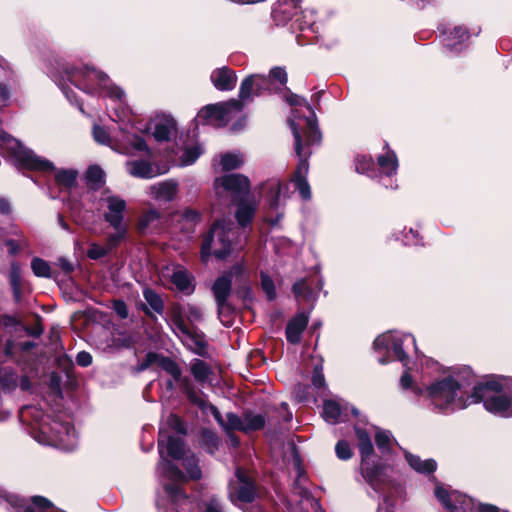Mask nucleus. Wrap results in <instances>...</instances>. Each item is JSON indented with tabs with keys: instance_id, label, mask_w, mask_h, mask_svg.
I'll list each match as a JSON object with an SVG mask.
<instances>
[{
	"instance_id": "c9c22d12",
	"label": "nucleus",
	"mask_w": 512,
	"mask_h": 512,
	"mask_svg": "<svg viewBox=\"0 0 512 512\" xmlns=\"http://www.w3.org/2000/svg\"><path fill=\"white\" fill-rule=\"evenodd\" d=\"M115 231L107 235L105 246L109 253H113L126 239L128 226H113Z\"/></svg>"
},
{
	"instance_id": "a878e982",
	"label": "nucleus",
	"mask_w": 512,
	"mask_h": 512,
	"mask_svg": "<svg viewBox=\"0 0 512 512\" xmlns=\"http://www.w3.org/2000/svg\"><path fill=\"white\" fill-rule=\"evenodd\" d=\"M199 446L209 455H215L221 445V438L213 429L202 427L198 433Z\"/></svg>"
},
{
	"instance_id": "603ef678",
	"label": "nucleus",
	"mask_w": 512,
	"mask_h": 512,
	"mask_svg": "<svg viewBox=\"0 0 512 512\" xmlns=\"http://www.w3.org/2000/svg\"><path fill=\"white\" fill-rule=\"evenodd\" d=\"M260 278H261V288L265 292L267 299L269 301L274 300L277 295L274 281L268 274H266L263 271H261V273H260Z\"/></svg>"
},
{
	"instance_id": "c85d7f7f",
	"label": "nucleus",
	"mask_w": 512,
	"mask_h": 512,
	"mask_svg": "<svg viewBox=\"0 0 512 512\" xmlns=\"http://www.w3.org/2000/svg\"><path fill=\"white\" fill-rule=\"evenodd\" d=\"M189 340L192 341L194 347L189 349L198 356L204 357L207 355L208 342L206 341V334L201 331L198 327L190 328L188 326V332H181Z\"/></svg>"
},
{
	"instance_id": "1a4fd4ad",
	"label": "nucleus",
	"mask_w": 512,
	"mask_h": 512,
	"mask_svg": "<svg viewBox=\"0 0 512 512\" xmlns=\"http://www.w3.org/2000/svg\"><path fill=\"white\" fill-rule=\"evenodd\" d=\"M264 190L270 205V219L266 224H278L283 217L281 205L282 201L287 198L289 187L279 179H271L265 184Z\"/></svg>"
},
{
	"instance_id": "72a5a7b5",
	"label": "nucleus",
	"mask_w": 512,
	"mask_h": 512,
	"mask_svg": "<svg viewBox=\"0 0 512 512\" xmlns=\"http://www.w3.org/2000/svg\"><path fill=\"white\" fill-rule=\"evenodd\" d=\"M0 498L3 499L11 508H15L17 511L23 509L24 512H36L33 506L27 505L29 500L18 494L2 490Z\"/></svg>"
},
{
	"instance_id": "a211bd4d",
	"label": "nucleus",
	"mask_w": 512,
	"mask_h": 512,
	"mask_svg": "<svg viewBox=\"0 0 512 512\" xmlns=\"http://www.w3.org/2000/svg\"><path fill=\"white\" fill-rule=\"evenodd\" d=\"M178 182L168 179L155 183L149 187V194L156 201L171 202L178 194Z\"/></svg>"
},
{
	"instance_id": "a18cd8bd",
	"label": "nucleus",
	"mask_w": 512,
	"mask_h": 512,
	"mask_svg": "<svg viewBox=\"0 0 512 512\" xmlns=\"http://www.w3.org/2000/svg\"><path fill=\"white\" fill-rule=\"evenodd\" d=\"M355 168L358 173L374 176V162L370 156L359 155L355 159Z\"/></svg>"
},
{
	"instance_id": "c03bdc74",
	"label": "nucleus",
	"mask_w": 512,
	"mask_h": 512,
	"mask_svg": "<svg viewBox=\"0 0 512 512\" xmlns=\"http://www.w3.org/2000/svg\"><path fill=\"white\" fill-rule=\"evenodd\" d=\"M105 173L97 165L90 166L86 172L87 184L92 189H98L104 183Z\"/></svg>"
},
{
	"instance_id": "79ce46f5",
	"label": "nucleus",
	"mask_w": 512,
	"mask_h": 512,
	"mask_svg": "<svg viewBox=\"0 0 512 512\" xmlns=\"http://www.w3.org/2000/svg\"><path fill=\"white\" fill-rule=\"evenodd\" d=\"M342 414L341 405L332 399L325 400L323 403V416L326 421L336 424L339 422Z\"/></svg>"
},
{
	"instance_id": "b1692460",
	"label": "nucleus",
	"mask_w": 512,
	"mask_h": 512,
	"mask_svg": "<svg viewBox=\"0 0 512 512\" xmlns=\"http://www.w3.org/2000/svg\"><path fill=\"white\" fill-rule=\"evenodd\" d=\"M469 37L470 33L466 28L455 26L444 38V46L452 53H459L466 47L465 42Z\"/></svg>"
},
{
	"instance_id": "5fc2aeb1",
	"label": "nucleus",
	"mask_w": 512,
	"mask_h": 512,
	"mask_svg": "<svg viewBox=\"0 0 512 512\" xmlns=\"http://www.w3.org/2000/svg\"><path fill=\"white\" fill-rule=\"evenodd\" d=\"M335 453L338 459L342 461L350 460L354 453L347 440L341 439L335 445Z\"/></svg>"
},
{
	"instance_id": "bb28decb",
	"label": "nucleus",
	"mask_w": 512,
	"mask_h": 512,
	"mask_svg": "<svg viewBox=\"0 0 512 512\" xmlns=\"http://www.w3.org/2000/svg\"><path fill=\"white\" fill-rule=\"evenodd\" d=\"M354 430L358 440V450L360 453L361 462L376 458L377 455L375 453L374 446L368 431L358 426H355Z\"/></svg>"
},
{
	"instance_id": "0e129e2a",
	"label": "nucleus",
	"mask_w": 512,
	"mask_h": 512,
	"mask_svg": "<svg viewBox=\"0 0 512 512\" xmlns=\"http://www.w3.org/2000/svg\"><path fill=\"white\" fill-rule=\"evenodd\" d=\"M17 351H18V346H17V343L15 342V340L13 338H8L5 341L4 346H3V350H2L3 355L8 359L13 360L16 364H19L20 361L17 358Z\"/></svg>"
},
{
	"instance_id": "4d7b16f0",
	"label": "nucleus",
	"mask_w": 512,
	"mask_h": 512,
	"mask_svg": "<svg viewBox=\"0 0 512 512\" xmlns=\"http://www.w3.org/2000/svg\"><path fill=\"white\" fill-rule=\"evenodd\" d=\"M298 21H301V29H311L314 31V26L316 24V12L313 9L302 10L301 17Z\"/></svg>"
},
{
	"instance_id": "bf43d9fd",
	"label": "nucleus",
	"mask_w": 512,
	"mask_h": 512,
	"mask_svg": "<svg viewBox=\"0 0 512 512\" xmlns=\"http://www.w3.org/2000/svg\"><path fill=\"white\" fill-rule=\"evenodd\" d=\"M403 242L405 245H418L421 244L422 237L420 236L418 227L414 228L412 226L409 227L407 230V227H404L403 230Z\"/></svg>"
},
{
	"instance_id": "f704fd0d",
	"label": "nucleus",
	"mask_w": 512,
	"mask_h": 512,
	"mask_svg": "<svg viewBox=\"0 0 512 512\" xmlns=\"http://www.w3.org/2000/svg\"><path fill=\"white\" fill-rule=\"evenodd\" d=\"M181 460L183 461V466L185 468L186 476L188 479L192 481H199L202 478V470L199 465V458L194 453H191L186 455Z\"/></svg>"
},
{
	"instance_id": "9d476101",
	"label": "nucleus",
	"mask_w": 512,
	"mask_h": 512,
	"mask_svg": "<svg viewBox=\"0 0 512 512\" xmlns=\"http://www.w3.org/2000/svg\"><path fill=\"white\" fill-rule=\"evenodd\" d=\"M286 101L291 106H304L310 112V116L304 118L305 121V145L312 146L315 144H319L321 141V132L318 128L316 114L312 108V106L308 103V101L300 97L297 94L290 93L286 97Z\"/></svg>"
},
{
	"instance_id": "37998d69",
	"label": "nucleus",
	"mask_w": 512,
	"mask_h": 512,
	"mask_svg": "<svg viewBox=\"0 0 512 512\" xmlns=\"http://www.w3.org/2000/svg\"><path fill=\"white\" fill-rule=\"evenodd\" d=\"M184 312V306L178 302L173 303L170 308L171 321L180 332H188L189 325L185 321Z\"/></svg>"
},
{
	"instance_id": "412c9836",
	"label": "nucleus",
	"mask_w": 512,
	"mask_h": 512,
	"mask_svg": "<svg viewBox=\"0 0 512 512\" xmlns=\"http://www.w3.org/2000/svg\"><path fill=\"white\" fill-rule=\"evenodd\" d=\"M159 453L163 454V448L165 447L167 450L168 456H170L173 460H181L183 459L185 454V441L181 437L168 435L166 442L161 438V433L159 434V438L157 441Z\"/></svg>"
},
{
	"instance_id": "5701e85b",
	"label": "nucleus",
	"mask_w": 512,
	"mask_h": 512,
	"mask_svg": "<svg viewBox=\"0 0 512 512\" xmlns=\"http://www.w3.org/2000/svg\"><path fill=\"white\" fill-rule=\"evenodd\" d=\"M125 166L128 174L135 178L150 179L159 174L147 159L128 160Z\"/></svg>"
},
{
	"instance_id": "20e7f679",
	"label": "nucleus",
	"mask_w": 512,
	"mask_h": 512,
	"mask_svg": "<svg viewBox=\"0 0 512 512\" xmlns=\"http://www.w3.org/2000/svg\"><path fill=\"white\" fill-rule=\"evenodd\" d=\"M0 153L8 157L19 169H28L41 172H52L55 170L54 164L37 154L31 149L25 147L18 139L12 135L0 133Z\"/></svg>"
},
{
	"instance_id": "dca6fc26",
	"label": "nucleus",
	"mask_w": 512,
	"mask_h": 512,
	"mask_svg": "<svg viewBox=\"0 0 512 512\" xmlns=\"http://www.w3.org/2000/svg\"><path fill=\"white\" fill-rule=\"evenodd\" d=\"M377 163L380 169L381 181L386 188L396 189L397 184L393 179V176L397 173L398 160L396 154L393 151H387L386 154L381 155L377 159Z\"/></svg>"
},
{
	"instance_id": "680f3d73",
	"label": "nucleus",
	"mask_w": 512,
	"mask_h": 512,
	"mask_svg": "<svg viewBox=\"0 0 512 512\" xmlns=\"http://www.w3.org/2000/svg\"><path fill=\"white\" fill-rule=\"evenodd\" d=\"M34 317V326L22 325V329L26 332L28 336L39 338L44 332L42 317L39 314H35Z\"/></svg>"
},
{
	"instance_id": "ea45409f",
	"label": "nucleus",
	"mask_w": 512,
	"mask_h": 512,
	"mask_svg": "<svg viewBox=\"0 0 512 512\" xmlns=\"http://www.w3.org/2000/svg\"><path fill=\"white\" fill-rule=\"evenodd\" d=\"M190 371L194 379L200 383L206 382L209 376L212 374L210 365L204 360L198 358L192 360Z\"/></svg>"
},
{
	"instance_id": "cd10ccee",
	"label": "nucleus",
	"mask_w": 512,
	"mask_h": 512,
	"mask_svg": "<svg viewBox=\"0 0 512 512\" xmlns=\"http://www.w3.org/2000/svg\"><path fill=\"white\" fill-rule=\"evenodd\" d=\"M257 210V203L253 197L247 196L239 201L235 213L238 224H250Z\"/></svg>"
},
{
	"instance_id": "393cba45",
	"label": "nucleus",
	"mask_w": 512,
	"mask_h": 512,
	"mask_svg": "<svg viewBox=\"0 0 512 512\" xmlns=\"http://www.w3.org/2000/svg\"><path fill=\"white\" fill-rule=\"evenodd\" d=\"M173 360L174 359L169 356H165L161 353H157L154 351H149L145 355L143 361L138 363L136 370L138 372H143L149 369L152 365L156 364L167 373L170 372L171 370H174V367L172 366Z\"/></svg>"
},
{
	"instance_id": "2f4dec72",
	"label": "nucleus",
	"mask_w": 512,
	"mask_h": 512,
	"mask_svg": "<svg viewBox=\"0 0 512 512\" xmlns=\"http://www.w3.org/2000/svg\"><path fill=\"white\" fill-rule=\"evenodd\" d=\"M9 283L11 286L14 302L16 304H20L23 299V283L21 277V268L15 262L11 264Z\"/></svg>"
},
{
	"instance_id": "39448f33",
	"label": "nucleus",
	"mask_w": 512,
	"mask_h": 512,
	"mask_svg": "<svg viewBox=\"0 0 512 512\" xmlns=\"http://www.w3.org/2000/svg\"><path fill=\"white\" fill-rule=\"evenodd\" d=\"M244 273V265L236 263L229 271L217 277L212 284L211 291L217 306V315L225 327L232 326L236 313L235 306L229 301L233 292V277H242Z\"/></svg>"
},
{
	"instance_id": "2eb2a0df",
	"label": "nucleus",
	"mask_w": 512,
	"mask_h": 512,
	"mask_svg": "<svg viewBox=\"0 0 512 512\" xmlns=\"http://www.w3.org/2000/svg\"><path fill=\"white\" fill-rule=\"evenodd\" d=\"M485 410L493 415L512 417V398L506 394H493L481 399Z\"/></svg>"
},
{
	"instance_id": "aec40b11",
	"label": "nucleus",
	"mask_w": 512,
	"mask_h": 512,
	"mask_svg": "<svg viewBox=\"0 0 512 512\" xmlns=\"http://www.w3.org/2000/svg\"><path fill=\"white\" fill-rule=\"evenodd\" d=\"M210 79L217 90L231 91L237 83L235 72L227 66L212 71Z\"/></svg>"
},
{
	"instance_id": "7ed1b4c3",
	"label": "nucleus",
	"mask_w": 512,
	"mask_h": 512,
	"mask_svg": "<svg viewBox=\"0 0 512 512\" xmlns=\"http://www.w3.org/2000/svg\"><path fill=\"white\" fill-rule=\"evenodd\" d=\"M115 113L117 119L113 120L120 123L118 133L110 135L103 126L94 125L92 131L94 140L123 155L134 156L137 153H144L150 157L151 151L146 141L135 133L134 127L130 125L131 109L121 107L115 109Z\"/></svg>"
},
{
	"instance_id": "a19ab883",
	"label": "nucleus",
	"mask_w": 512,
	"mask_h": 512,
	"mask_svg": "<svg viewBox=\"0 0 512 512\" xmlns=\"http://www.w3.org/2000/svg\"><path fill=\"white\" fill-rule=\"evenodd\" d=\"M78 172L75 169H59L55 173V181L62 189H71L76 185Z\"/></svg>"
},
{
	"instance_id": "f8f14e48",
	"label": "nucleus",
	"mask_w": 512,
	"mask_h": 512,
	"mask_svg": "<svg viewBox=\"0 0 512 512\" xmlns=\"http://www.w3.org/2000/svg\"><path fill=\"white\" fill-rule=\"evenodd\" d=\"M104 220L108 224H122L126 212V201L118 195L105 192L100 199Z\"/></svg>"
},
{
	"instance_id": "58836bf2",
	"label": "nucleus",
	"mask_w": 512,
	"mask_h": 512,
	"mask_svg": "<svg viewBox=\"0 0 512 512\" xmlns=\"http://www.w3.org/2000/svg\"><path fill=\"white\" fill-rule=\"evenodd\" d=\"M18 386V376L13 368L0 366V388L5 392L14 391Z\"/></svg>"
},
{
	"instance_id": "4468645a",
	"label": "nucleus",
	"mask_w": 512,
	"mask_h": 512,
	"mask_svg": "<svg viewBox=\"0 0 512 512\" xmlns=\"http://www.w3.org/2000/svg\"><path fill=\"white\" fill-rule=\"evenodd\" d=\"M503 379V376L490 375L484 381L476 383L471 395L468 397L471 399V403H480L483 397L502 393Z\"/></svg>"
},
{
	"instance_id": "c756f323",
	"label": "nucleus",
	"mask_w": 512,
	"mask_h": 512,
	"mask_svg": "<svg viewBox=\"0 0 512 512\" xmlns=\"http://www.w3.org/2000/svg\"><path fill=\"white\" fill-rule=\"evenodd\" d=\"M405 459L409 466L420 474L430 475L437 469V462L434 459L422 460L420 456L412 453H406Z\"/></svg>"
},
{
	"instance_id": "f03ea898",
	"label": "nucleus",
	"mask_w": 512,
	"mask_h": 512,
	"mask_svg": "<svg viewBox=\"0 0 512 512\" xmlns=\"http://www.w3.org/2000/svg\"><path fill=\"white\" fill-rule=\"evenodd\" d=\"M52 77L67 100L72 104L75 103L82 113H84L83 107L76 99L74 91L67 86V82L87 94L104 93L110 99L118 101L120 105L124 104V91L114 85L105 73L95 68L62 65L59 70L53 73Z\"/></svg>"
},
{
	"instance_id": "13d9d810",
	"label": "nucleus",
	"mask_w": 512,
	"mask_h": 512,
	"mask_svg": "<svg viewBox=\"0 0 512 512\" xmlns=\"http://www.w3.org/2000/svg\"><path fill=\"white\" fill-rule=\"evenodd\" d=\"M201 154L202 150L199 146H194L186 149L180 158L181 165H192L193 163L196 162V160L200 157Z\"/></svg>"
},
{
	"instance_id": "e2e57ef3",
	"label": "nucleus",
	"mask_w": 512,
	"mask_h": 512,
	"mask_svg": "<svg viewBox=\"0 0 512 512\" xmlns=\"http://www.w3.org/2000/svg\"><path fill=\"white\" fill-rule=\"evenodd\" d=\"M234 293L244 303L252 302L254 298L252 287L248 281H245L242 285L237 286L234 290Z\"/></svg>"
},
{
	"instance_id": "774afa93",
	"label": "nucleus",
	"mask_w": 512,
	"mask_h": 512,
	"mask_svg": "<svg viewBox=\"0 0 512 512\" xmlns=\"http://www.w3.org/2000/svg\"><path fill=\"white\" fill-rule=\"evenodd\" d=\"M392 351L393 355L400 362H406L408 360V355L403 348V341L399 338H395L392 342L389 351Z\"/></svg>"
},
{
	"instance_id": "6e6552de",
	"label": "nucleus",
	"mask_w": 512,
	"mask_h": 512,
	"mask_svg": "<svg viewBox=\"0 0 512 512\" xmlns=\"http://www.w3.org/2000/svg\"><path fill=\"white\" fill-rule=\"evenodd\" d=\"M461 384L451 375L436 380L426 387V397L441 411L456 401Z\"/></svg>"
},
{
	"instance_id": "9b49d317",
	"label": "nucleus",
	"mask_w": 512,
	"mask_h": 512,
	"mask_svg": "<svg viewBox=\"0 0 512 512\" xmlns=\"http://www.w3.org/2000/svg\"><path fill=\"white\" fill-rule=\"evenodd\" d=\"M250 181L243 174H227L215 180L217 194L222 192L231 194L234 198L247 197L250 192Z\"/></svg>"
},
{
	"instance_id": "ddd939ff",
	"label": "nucleus",
	"mask_w": 512,
	"mask_h": 512,
	"mask_svg": "<svg viewBox=\"0 0 512 512\" xmlns=\"http://www.w3.org/2000/svg\"><path fill=\"white\" fill-rule=\"evenodd\" d=\"M172 366L174 370L167 373L171 375L173 380L179 383L180 391L186 395L187 399L192 404L203 409L205 407V401L198 396L192 380L188 376L182 375V369L175 360H173Z\"/></svg>"
},
{
	"instance_id": "f257e3e1",
	"label": "nucleus",
	"mask_w": 512,
	"mask_h": 512,
	"mask_svg": "<svg viewBox=\"0 0 512 512\" xmlns=\"http://www.w3.org/2000/svg\"><path fill=\"white\" fill-rule=\"evenodd\" d=\"M274 82L283 87L287 83V73L284 68L274 67L268 76L263 74H252L241 82L239 99H231L218 104H210L203 107L196 115V125L210 124L213 126H225L243 109L247 102L253 101L264 92H272Z\"/></svg>"
},
{
	"instance_id": "8fccbe9b",
	"label": "nucleus",
	"mask_w": 512,
	"mask_h": 512,
	"mask_svg": "<svg viewBox=\"0 0 512 512\" xmlns=\"http://www.w3.org/2000/svg\"><path fill=\"white\" fill-rule=\"evenodd\" d=\"M166 472L168 478L171 480L170 483H185L188 480L186 474L173 462L168 461L166 466Z\"/></svg>"
},
{
	"instance_id": "4be33fe9",
	"label": "nucleus",
	"mask_w": 512,
	"mask_h": 512,
	"mask_svg": "<svg viewBox=\"0 0 512 512\" xmlns=\"http://www.w3.org/2000/svg\"><path fill=\"white\" fill-rule=\"evenodd\" d=\"M170 281L179 292L185 295H192L196 290V279L185 268L175 270L170 277Z\"/></svg>"
},
{
	"instance_id": "3c124183",
	"label": "nucleus",
	"mask_w": 512,
	"mask_h": 512,
	"mask_svg": "<svg viewBox=\"0 0 512 512\" xmlns=\"http://www.w3.org/2000/svg\"><path fill=\"white\" fill-rule=\"evenodd\" d=\"M210 234L202 241L201 245V258L207 260L211 255V248L213 243V232L218 228H228L227 231H231L230 226H210Z\"/></svg>"
},
{
	"instance_id": "de8ad7c7",
	"label": "nucleus",
	"mask_w": 512,
	"mask_h": 512,
	"mask_svg": "<svg viewBox=\"0 0 512 512\" xmlns=\"http://www.w3.org/2000/svg\"><path fill=\"white\" fill-rule=\"evenodd\" d=\"M167 425L171 430L182 436H186L188 434L187 424L178 414L171 413L167 418Z\"/></svg>"
},
{
	"instance_id": "864d4df0",
	"label": "nucleus",
	"mask_w": 512,
	"mask_h": 512,
	"mask_svg": "<svg viewBox=\"0 0 512 512\" xmlns=\"http://www.w3.org/2000/svg\"><path fill=\"white\" fill-rule=\"evenodd\" d=\"M186 311H187V320L189 322V327L193 328L195 326V322H201L204 319L203 310L201 307L187 303L186 305Z\"/></svg>"
},
{
	"instance_id": "338daca9",
	"label": "nucleus",
	"mask_w": 512,
	"mask_h": 512,
	"mask_svg": "<svg viewBox=\"0 0 512 512\" xmlns=\"http://www.w3.org/2000/svg\"><path fill=\"white\" fill-rule=\"evenodd\" d=\"M395 338L390 335L382 334L375 338L373 348L377 352L389 351L390 346Z\"/></svg>"
},
{
	"instance_id": "f3484780",
	"label": "nucleus",
	"mask_w": 512,
	"mask_h": 512,
	"mask_svg": "<svg viewBox=\"0 0 512 512\" xmlns=\"http://www.w3.org/2000/svg\"><path fill=\"white\" fill-rule=\"evenodd\" d=\"M309 322V317L305 312L296 313L287 323L285 336L288 343L297 345L302 340V333L305 331Z\"/></svg>"
},
{
	"instance_id": "423d86ee",
	"label": "nucleus",
	"mask_w": 512,
	"mask_h": 512,
	"mask_svg": "<svg viewBox=\"0 0 512 512\" xmlns=\"http://www.w3.org/2000/svg\"><path fill=\"white\" fill-rule=\"evenodd\" d=\"M292 117L293 118L289 119L288 122L295 139V152L299 158V162L296 171L291 178V182L294 183L300 197L303 200H309L311 198V189L307 181V175L309 172L308 159L311 155V151L308 149L309 146L303 145L299 126L295 122V119L300 117L297 114V110L292 111Z\"/></svg>"
},
{
	"instance_id": "49530a36",
	"label": "nucleus",
	"mask_w": 512,
	"mask_h": 512,
	"mask_svg": "<svg viewBox=\"0 0 512 512\" xmlns=\"http://www.w3.org/2000/svg\"><path fill=\"white\" fill-rule=\"evenodd\" d=\"M31 269L35 276L42 278L51 277V267L47 261L39 257H34L31 261Z\"/></svg>"
},
{
	"instance_id": "6e6d98bb",
	"label": "nucleus",
	"mask_w": 512,
	"mask_h": 512,
	"mask_svg": "<svg viewBox=\"0 0 512 512\" xmlns=\"http://www.w3.org/2000/svg\"><path fill=\"white\" fill-rule=\"evenodd\" d=\"M224 232L225 228H223V234L218 238L222 244L221 248H216L213 252V255L220 260L226 259L231 254L233 249L232 242L225 238Z\"/></svg>"
},
{
	"instance_id": "69168bd1",
	"label": "nucleus",
	"mask_w": 512,
	"mask_h": 512,
	"mask_svg": "<svg viewBox=\"0 0 512 512\" xmlns=\"http://www.w3.org/2000/svg\"><path fill=\"white\" fill-rule=\"evenodd\" d=\"M375 444L383 454L391 451L390 437L385 431H378L375 434Z\"/></svg>"
},
{
	"instance_id": "473e14b6",
	"label": "nucleus",
	"mask_w": 512,
	"mask_h": 512,
	"mask_svg": "<svg viewBox=\"0 0 512 512\" xmlns=\"http://www.w3.org/2000/svg\"><path fill=\"white\" fill-rule=\"evenodd\" d=\"M176 132V122L172 118H164L155 124L153 136L158 142L168 141Z\"/></svg>"
},
{
	"instance_id": "09e8293b",
	"label": "nucleus",
	"mask_w": 512,
	"mask_h": 512,
	"mask_svg": "<svg viewBox=\"0 0 512 512\" xmlns=\"http://www.w3.org/2000/svg\"><path fill=\"white\" fill-rule=\"evenodd\" d=\"M227 421L224 423L223 429L229 434L230 431H241L244 433V419L233 412L226 414Z\"/></svg>"
},
{
	"instance_id": "e433bc0d",
	"label": "nucleus",
	"mask_w": 512,
	"mask_h": 512,
	"mask_svg": "<svg viewBox=\"0 0 512 512\" xmlns=\"http://www.w3.org/2000/svg\"><path fill=\"white\" fill-rule=\"evenodd\" d=\"M244 164V155L239 151L226 152L220 155V166L224 171L240 168Z\"/></svg>"
},
{
	"instance_id": "4c0bfd02",
	"label": "nucleus",
	"mask_w": 512,
	"mask_h": 512,
	"mask_svg": "<svg viewBox=\"0 0 512 512\" xmlns=\"http://www.w3.org/2000/svg\"><path fill=\"white\" fill-rule=\"evenodd\" d=\"M244 433L256 432L264 429L266 419L262 414H253L251 411L243 413Z\"/></svg>"
},
{
	"instance_id": "052dcab7",
	"label": "nucleus",
	"mask_w": 512,
	"mask_h": 512,
	"mask_svg": "<svg viewBox=\"0 0 512 512\" xmlns=\"http://www.w3.org/2000/svg\"><path fill=\"white\" fill-rule=\"evenodd\" d=\"M435 496L447 510L453 511L454 509H456V506L453 503L448 490H446L444 487L436 486Z\"/></svg>"
},
{
	"instance_id": "6ab92c4d",
	"label": "nucleus",
	"mask_w": 512,
	"mask_h": 512,
	"mask_svg": "<svg viewBox=\"0 0 512 512\" xmlns=\"http://www.w3.org/2000/svg\"><path fill=\"white\" fill-rule=\"evenodd\" d=\"M143 297L148 303L149 307L142 303L140 309L143 311L145 316H147L151 320H155V313L162 315L165 310V304L160 294H158L154 289L150 287H146L143 289Z\"/></svg>"
},
{
	"instance_id": "7c9ffc66",
	"label": "nucleus",
	"mask_w": 512,
	"mask_h": 512,
	"mask_svg": "<svg viewBox=\"0 0 512 512\" xmlns=\"http://www.w3.org/2000/svg\"><path fill=\"white\" fill-rule=\"evenodd\" d=\"M163 490L168 500L175 508L181 507L189 501L187 492L177 483H165L163 485Z\"/></svg>"
},
{
	"instance_id": "0eeeda50",
	"label": "nucleus",
	"mask_w": 512,
	"mask_h": 512,
	"mask_svg": "<svg viewBox=\"0 0 512 512\" xmlns=\"http://www.w3.org/2000/svg\"><path fill=\"white\" fill-rule=\"evenodd\" d=\"M391 467L380 456L360 462V472L366 483L376 492L395 486L390 476Z\"/></svg>"
}]
</instances>
